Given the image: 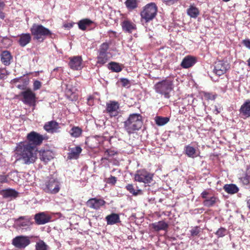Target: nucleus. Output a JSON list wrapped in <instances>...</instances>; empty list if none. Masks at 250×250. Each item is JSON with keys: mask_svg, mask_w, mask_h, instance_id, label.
<instances>
[{"mask_svg": "<svg viewBox=\"0 0 250 250\" xmlns=\"http://www.w3.org/2000/svg\"><path fill=\"white\" fill-rule=\"evenodd\" d=\"M43 139V136L36 132L28 133L27 140L29 142H20L16 147V153L20 156L19 159L27 165L33 163L37 159L35 146L41 145Z\"/></svg>", "mask_w": 250, "mask_h": 250, "instance_id": "1", "label": "nucleus"}, {"mask_svg": "<svg viewBox=\"0 0 250 250\" xmlns=\"http://www.w3.org/2000/svg\"><path fill=\"white\" fill-rule=\"evenodd\" d=\"M142 116L139 113L130 114L127 119L124 122V128L129 134L134 133L142 126Z\"/></svg>", "mask_w": 250, "mask_h": 250, "instance_id": "2", "label": "nucleus"}, {"mask_svg": "<svg viewBox=\"0 0 250 250\" xmlns=\"http://www.w3.org/2000/svg\"><path fill=\"white\" fill-rule=\"evenodd\" d=\"M32 35L33 36L34 40H38L42 42L46 38L47 36L52 34L51 31L43 25L34 23L30 28Z\"/></svg>", "mask_w": 250, "mask_h": 250, "instance_id": "3", "label": "nucleus"}, {"mask_svg": "<svg viewBox=\"0 0 250 250\" xmlns=\"http://www.w3.org/2000/svg\"><path fill=\"white\" fill-rule=\"evenodd\" d=\"M154 89L156 92L168 99L170 97V92L173 89V82L170 79H165L155 84Z\"/></svg>", "mask_w": 250, "mask_h": 250, "instance_id": "4", "label": "nucleus"}, {"mask_svg": "<svg viewBox=\"0 0 250 250\" xmlns=\"http://www.w3.org/2000/svg\"><path fill=\"white\" fill-rule=\"evenodd\" d=\"M157 12V6L154 2L146 4L141 11L140 15L142 19L146 22L152 20L156 16Z\"/></svg>", "mask_w": 250, "mask_h": 250, "instance_id": "5", "label": "nucleus"}, {"mask_svg": "<svg viewBox=\"0 0 250 250\" xmlns=\"http://www.w3.org/2000/svg\"><path fill=\"white\" fill-rule=\"evenodd\" d=\"M61 187V183L58 179L51 177L45 183L43 190L47 193L55 194L59 192Z\"/></svg>", "mask_w": 250, "mask_h": 250, "instance_id": "6", "label": "nucleus"}, {"mask_svg": "<svg viewBox=\"0 0 250 250\" xmlns=\"http://www.w3.org/2000/svg\"><path fill=\"white\" fill-rule=\"evenodd\" d=\"M32 218L29 216H20L15 220V226L17 229L27 231L31 229L33 225Z\"/></svg>", "mask_w": 250, "mask_h": 250, "instance_id": "7", "label": "nucleus"}, {"mask_svg": "<svg viewBox=\"0 0 250 250\" xmlns=\"http://www.w3.org/2000/svg\"><path fill=\"white\" fill-rule=\"evenodd\" d=\"M153 175L145 169H140L136 171L135 174V180L139 182L149 184L153 180Z\"/></svg>", "mask_w": 250, "mask_h": 250, "instance_id": "8", "label": "nucleus"}, {"mask_svg": "<svg viewBox=\"0 0 250 250\" xmlns=\"http://www.w3.org/2000/svg\"><path fill=\"white\" fill-rule=\"evenodd\" d=\"M201 197L204 199L203 205L208 208L214 206L219 201L217 197L212 195L210 192L207 190H204L201 193Z\"/></svg>", "mask_w": 250, "mask_h": 250, "instance_id": "9", "label": "nucleus"}, {"mask_svg": "<svg viewBox=\"0 0 250 250\" xmlns=\"http://www.w3.org/2000/svg\"><path fill=\"white\" fill-rule=\"evenodd\" d=\"M30 243L29 237L23 235L17 236L12 240V244L18 249H24Z\"/></svg>", "mask_w": 250, "mask_h": 250, "instance_id": "10", "label": "nucleus"}, {"mask_svg": "<svg viewBox=\"0 0 250 250\" xmlns=\"http://www.w3.org/2000/svg\"><path fill=\"white\" fill-rule=\"evenodd\" d=\"M21 95L23 97L22 102L27 104L32 105L36 102V95L30 89L22 91Z\"/></svg>", "mask_w": 250, "mask_h": 250, "instance_id": "11", "label": "nucleus"}, {"mask_svg": "<svg viewBox=\"0 0 250 250\" xmlns=\"http://www.w3.org/2000/svg\"><path fill=\"white\" fill-rule=\"evenodd\" d=\"M119 104L115 101H110L106 104V110L111 117L117 116L119 114Z\"/></svg>", "mask_w": 250, "mask_h": 250, "instance_id": "12", "label": "nucleus"}, {"mask_svg": "<svg viewBox=\"0 0 250 250\" xmlns=\"http://www.w3.org/2000/svg\"><path fill=\"white\" fill-rule=\"evenodd\" d=\"M229 68V64L227 62L218 61L215 63L213 72L215 74L220 76L225 73Z\"/></svg>", "mask_w": 250, "mask_h": 250, "instance_id": "13", "label": "nucleus"}, {"mask_svg": "<svg viewBox=\"0 0 250 250\" xmlns=\"http://www.w3.org/2000/svg\"><path fill=\"white\" fill-rule=\"evenodd\" d=\"M105 202L102 199L93 198L89 199L86 203V206L94 209H99L104 205Z\"/></svg>", "mask_w": 250, "mask_h": 250, "instance_id": "14", "label": "nucleus"}, {"mask_svg": "<svg viewBox=\"0 0 250 250\" xmlns=\"http://www.w3.org/2000/svg\"><path fill=\"white\" fill-rule=\"evenodd\" d=\"M34 219L37 224L43 225L51 221V217L44 212H40L35 215Z\"/></svg>", "mask_w": 250, "mask_h": 250, "instance_id": "15", "label": "nucleus"}, {"mask_svg": "<svg viewBox=\"0 0 250 250\" xmlns=\"http://www.w3.org/2000/svg\"><path fill=\"white\" fill-rule=\"evenodd\" d=\"M82 59L80 56H74L70 58L69 67L73 70H79L82 68Z\"/></svg>", "mask_w": 250, "mask_h": 250, "instance_id": "16", "label": "nucleus"}, {"mask_svg": "<svg viewBox=\"0 0 250 250\" xmlns=\"http://www.w3.org/2000/svg\"><path fill=\"white\" fill-rule=\"evenodd\" d=\"M60 128L59 124L55 121H51L46 123L44 126V129L48 133H54L59 132Z\"/></svg>", "mask_w": 250, "mask_h": 250, "instance_id": "17", "label": "nucleus"}, {"mask_svg": "<svg viewBox=\"0 0 250 250\" xmlns=\"http://www.w3.org/2000/svg\"><path fill=\"white\" fill-rule=\"evenodd\" d=\"M121 25L123 30L125 33H131L136 29L135 24L127 20L124 21Z\"/></svg>", "mask_w": 250, "mask_h": 250, "instance_id": "18", "label": "nucleus"}, {"mask_svg": "<svg viewBox=\"0 0 250 250\" xmlns=\"http://www.w3.org/2000/svg\"><path fill=\"white\" fill-rule=\"evenodd\" d=\"M240 114L244 118L250 117V100H247L241 106L239 109Z\"/></svg>", "mask_w": 250, "mask_h": 250, "instance_id": "19", "label": "nucleus"}, {"mask_svg": "<svg viewBox=\"0 0 250 250\" xmlns=\"http://www.w3.org/2000/svg\"><path fill=\"white\" fill-rule=\"evenodd\" d=\"M1 62L6 66L10 65L13 57L11 53L7 50L3 51L0 55Z\"/></svg>", "mask_w": 250, "mask_h": 250, "instance_id": "20", "label": "nucleus"}, {"mask_svg": "<svg viewBox=\"0 0 250 250\" xmlns=\"http://www.w3.org/2000/svg\"><path fill=\"white\" fill-rule=\"evenodd\" d=\"M196 62V60L195 57L191 56H188L184 58L181 65L183 68H188L192 66Z\"/></svg>", "mask_w": 250, "mask_h": 250, "instance_id": "21", "label": "nucleus"}, {"mask_svg": "<svg viewBox=\"0 0 250 250\" xmlns=\"http://www.w3.org/2000/svg\"><path fill=\"white\" fill-rule=\"evenodd\" d=\"M111 53H97V64L103 65L107 62L111 58Z\"/></svg>", "mask_w": 250, "mask_h": 250, "instance_id": "22", "label": "nucleus"}, {"mask_svg": "<svg viewBox=\"0 0 250 250\" xmlns=\"http://www.w3.org/2000/svg\"><path fill=\"white\" fill-rule=\"evenodd\" d=\"M68 153L67 158L68 159H77L82 152V149L80 146L70 148Z\"/></svg>", "mask_w": 250, "mask_h": 250, "instance_id": "23", "label": "nucleus"}, {"mask_svg": "<svg viewBox=\"0 0 250 250\" xmlns=\"http://www.w3.org/2000/svg\"><path fill=\"white\" fill-rule=\"evenodd\" d=\"M151 227L155 231H159L162 230H166L168 227V225L164 221H160L152 223Z\"/></svg>", "mask_w": 250, "mask_h": 250, "instance_id": "24", "label": "nucleus"}, {"mask_svg": "<svg viewBox=\"0 0 250 250\" xmlns=\"http://www.w3.org/2000/svg\"><path fill=\"white\" fill-rule=\"evenodd\" d=\"M184 152L186 155L190 158H194L199 156V153L197 150L190 145L185 146Z\"/></svg>", "mask_w": 250, "mask_h": 250, "instance_id": "25", "label": "nucleus"}, {"mask_svg": "<svg viewBox=\"0 0 250 250\" xmlns=\"http://www.w3.org/2000/svg\"><path fill=\"white\" fill-rule=\"evenodd\" d=\"M0 194L5 198H15L17 197L18 192L14 189L8 188L2 190L0 192Z\"/></svg>", "mask_w": 250, "mask_h": 250, "instance_id": "26", "label": "nucleus"}, {"mask_svg": "<svg viewBox=\"0 0 250 250\" xmlns=\"http://www.w3.org/2000/svg\"><path fill=\"white\" fill-rule=\"evenodd\" d=\"M107 224L112 225L120 222L119 215L117 213H112L105 217Z\"/></svg>", "mask_w": 250, "mask_h": 250, "instance_id": "27", "label": "nucleus"}, {"mask_svg": "<svg viewBox=\"0 0 250 250\" xmlns=\"http://www.w3.org/2000/svg\"><path fill=\"white\" fill-rule=\"evenodd\" d=\"M31 40V36L29 33L22 34L19 39V43L21 47L25 46Z\"/></svg>", "mask_w": 250, "mask_h": 250, "instance_id": "28", "label": "nucleus"}, {"mask_svg": "<svg viewBox=\"0 0 250 250\" xmlns=\"http://www.w3.org/2000/svg\"><path fill=\"white\" fill-rule=\"evenodd\" d=\"M94 23L93 21L89 19H83L78 22L79 28L81 30L84 31L86 29L87 27L90 26L91 24Z\"/></svg>", "mask_w": 250, "mask_h": 250, "instance_id": "29", "label": "nucleus"}, {"mask_svg": "<svg viewBox=\"0 0 250 250\" xmlns=\"http://www.w3.org/2000/svg\"><path fill=\"white\" fill-rule=\"evenodd\" d=\"M224 189L226 192L230 194H235L239 191L238 187L233 184L225 185L224 186Z\"/></svg>", "mask_w": 250, "mask_h": 250, "instance_id": "30", "label": "nucleus"}, {"mask_svg": "<svg viewBox=\"0 0 250 250\" xmlns=\"http://www.w3.org/2000/svg\"><path fill=\"white\" fill-rule=\"evenodd\" d=\"M40 159L45 163L50 161L53 157L52 153L49 150H43L40 152Z\"/></svg>", "mask_w": 250, "mask_h": 250, "instance_id": "31", "label": "nucleus"}, {"mask_svg": "<svg viewBox=\"0 0 250 250\" xmlns=\"http://www.w3.org/2000/svg\"><path fill=\"white\" fill-rule=\"evenodd\" d=\"M200 12L196 7L190 6L187 9V14L192 18L196 19L199 15Z\"/></svg>", "mask_w": 250, "mask_h": 250, "instance_id": "32", "label": "nucleus"}, {"mask_svg": "<svg viewBox=\"0 0 250 250\" xmlns=\"http://www.w3.org/2000/svg\"><path fill=\"white\" fill-rule=\"evenodd\" d=\"M71 136L74 138L79 137L82 133V129L78 126H73L69 131Z\"/></svg>", "mask_w": 250, "mask_h": 250, "instance_id": "33", "label": "nucleus"}, {"mask_svg": "<svg viewBox=\"0 0 250 250\" xmlns=\"http://www.w3.org/2000/svg\"><path fill=\"white\" fill-rule=\"evenodd\" d=\"M169 121V118L167 117L156 116L155 121L158 126L164 125L167 124Z\"/></svg>", "mask_w": 250, "mask_h": 250, "instance_id": "34", "label": "nucleus"}, {"mask_svg": "<svg viewBox=\"0 0 250 250\" xmlns=\"http://www.w3.org/2000/svg\"><path fill=\"white\" fill-rule=\"evenodd\" d=\"M108 68L113 72H119L122 70L121 65L117 62H111L108 64Z\"/></svg>", "mask_w": 250, "mask_h": 250, "instance_id": "35", "label": "nucleus"}, {"mask_svg": "<svg viewBox=\"0 0 250 250\" xmlns=\"http://www.w3.org/2000/svg\"><path fill=\"white\" fill-rule=\"evenodd\" d=\"M138 1V0H126L125 3L128 10H132L137 7Z\"/></svg>", "mask_w": 250, "mask_h": 250, "instance_id": "36", "label": "nucleus"}, {"mask_svg": "<svg viewBox=\"0 0 250 250\" xmlns=\"http://www.w3.org/2000/svg\"><path fill=\"white\" fill-rule=\"evenodd\" d=\"M240 180L245 185H248L250 183V166L247 168L246 175L241 178Z\"/></svg>", "mask_w": 250, "mask_h": 250, "instance_id": "37", "label": "nucleus"}, {"mask_svg": "<svg viewBox=\"0 0 250 250\" xmlns=\"http://www.w3.org/2000/svg\"><path fill=\"white\" fill-rule=\"evenodd\" d=\"M126 189L129 191L130 193L134 196H137L142 193V191L141 189L135 190L132 184H128L125 187Z\"/></svg>", "mask_w": 250, "mask_h": 250, "instance_id": "38", "label": "nucleus"}, {"mask_svg": "<svg viewBox=\"0 0 250 250\" xmlns=\"http://www.w3.org/2000/svg\"><path fill=\"white\" fill-rule=\"evenodd\" d=\"M110 44L108 42H105L102 43L98 50V52L104 53H110L108 51Z\"/></svg>", "mask_w": 250, "mask_h": 250, "instance_id": "39", "label": "nucleus"}, {"mask_svg": "<svg viewBox=\"0 0 250 250\" xmlns=\"http://www.w3.org/2000/svg\"><path fill=\"white\" fill-rule=\"evenodd\" d=\"M48 246L42 240L37 242L35 245L36 250H47Z\"/></svg>", "mask_w": 250, "mask_h": 250, "instance_id": "40", "label": "nucleus"}, {"mask_svg": "<svg viewBox=\"0 0 250 250\" xmlns=\"http://www.w3.org/2000/svg\"><path fill=\"white\" fill-rule=\"evenodd\" d=\"M227 233V229L224 228H220L216 232L215 234L219 237L224 236Z\"/></svg>", "mask_w": 250, "mask_h": 250, "instance_id": "41", "label": "nucleus"}, {"mask_svg": "<svg viewBox=\"0 0 250 250\" xmlns=\"http://www.w3.org/2000/svg\"><path fill=\"white\" fill-rule=\"evenodd\" d=\"M120 81L121 82L123 86L127 88L130 87V81L127 79L122 78L120 79Z\"/></svg>", "mask_w": 250, "mask_h": 250, "instance_id": "42", "label": "nucleus"}, {"mask_svg": "<svg viewBox=\"0 0 250 250\" xmlns=\"http://www.w3.org/2000/svg\"><path fill=\"white\" fill-rule=\"evenodd\" d=\"M106 182L108 184L114 185L117 182V178L110 175V176L107 178Z\"/></svg>", "mask_w": 250, "mask_h": 250, "instance_id": "43", "label": "nucleus"}, {"mask_svg": "<svg viewBox=\"0 0 250 250\" xmlns=\"http://www.w3.org/2000/svg\"><path fill=\"white\" fill-rule=\"evenodd\" d=\"M242 43L247 48L250 49V39H246L242 41Z\"/></svg>", "mask_w": 250, "mask_h": 250, "instance_id": "44", "label": "nucleus"}, {"mask_svg": "<svg viewBox=\"0 0 250 250\" xmlns=\"http://www.w3.org/2000/svg\"><path fill=\"white\" fill-rule=\"evenodd\" d=\"M41 83L39 81L36 80L34 82L33 88L34 90L39 89L41 87Z\"/></svg>", "mask_w": 250, "mask_h": 250, "instance_id": "45", "label": "nucleus"}, {"mask_svg": "<svg viewBox=\"0 0 250 250\" xmlns=\"http://www.w3.org/2000/svg\"><path fill=\"white\" fill-rule=\"evenodd\" d=\"M9 182L8 175H0V182L1 183H8Z\"/></svg>", "mask_w": 250, "mask_h": 250, "instance_id": "46", "label": "nucleus"}, {"mask_svg": "<svg viewBox=\"0 0 250 250\" xmlns=\"http://www.w3.org/2000/svg\"><path fill=\"white\" fill-rule=\"evenodd\" d=\"M163 1L166 5L170 6L176 3L178 0H163Z\"/></svg>", "mask_w": 250, "mask_h": 250, "instance_id": "47", "label": "nucleus"}, {"mask_svg": "<svg viewBox=\"0 0 250 250\" xmlns=\"http://www.w3.org/2000/svg\"><path fill=\"white\" fill-rule=\"evenodd\" d=\"M190 232L192 236H196L199 234V230L198 229V228L196 227L192 229Z\"/></svg>", "mask_w": 250, "mask_h": 250, "instance_id": "48", "label": "nucleus"}, {"mask_svg": "<svg viewBox=\"0 0 250 250\" xmlns=\"http://www.w3.org/2000/svg\"><path fill=\"white\" fill-rule=\"evenodd\" d=\"M104 155L107 156H112L114 155V153L110 150H106L104 152Z\"/></svg>", "mask_w": 250, "mask_h": 250, "instance_id": "49", "label": "nucleus"}, {"mask_svg": "<svg viewBox=\"0 0 250 250\" xmlns=\"http://www.w3.org/2000/svg\"><path fill=\"white\" fill-rule=\"evenodd\" d=\"M73 24L74 23H65L63 25V27L66 28H70L73 27Z\"/></svg>", "mask_w": 250, "mask_h": 250, "instance_id": "50", "label": "nucleus"}, {"mask_svg": "<svg viewBox=\"0 0 250 250\" xmlns=\"http://www.w3.org/2000/svg\"><path fill=\"white\" fill-rule=\"evenodd\" d=\"M205 97L208 99H210V100H214L215 99V97L213 95H211V94H210L209 93H207L205 94Z\"/></svg>", "mask_w": 250, "mask_h": 250, "instance_id": "51", "label": "nucleus"}, {"mask_svg": "<svg viewBox=\"0 0 250 250\" xmlns=\"http://www.w3.org/2000/svg\"><path fill=\"white\" fill-rule=\"evenodd\" d=\"M220 112V109H219L216 106H215V109L213 111V113H215V114H218V113H219Z\"/></svg>", "mask_w": 250, "mask_h": 250, "instance_id": "52", "label": "nucleus"}, {"mask_svg": "<svg viewBox=\"0 0 250 250\" xmlns=\"http://www.w3.org/2000/svg\"><path fill=\"white\" fill-rule=\"evenodd\" d=\"M5 6V3L3 1H0V10H2Z\"/></svg>", "mask_w": 250, "mask_h": 250, "instance_id": "53", "label": "nucleus"}, {"mask_svg": "<svg viewBox=\"0 0 250 250\" xmlns=\"http://www.w3.org/2000/svg\"><path fill=\"white\" fill-rule=\"evenodd\" d=\"M5 18V14L2 11V10H0V18L1 19H4Z\"/></svg>", "mask_w": 250, "mask_h": 250, "instance_id": "54", "label": "nucleus"}, {"mask_svg": "<svg viewBox=\"0 0 250 250\" xmlns=\"http://www.w3.org/2000/svg\"><path fill=\"white\" fill-rule=\"evenodd\" d=\"M17 87L19 89H23L24 88V85L23 84H19L18 85Z\"/></svg>", "mask_w": 250, "mask_h": 250, "instance_id": "55", "label": "nucleus"}, {"mask_svg": "<svg viewBox=\"0 0 250 250\" xmlns=\"http://www.w3.org/2000/svg\"><path fill=\"white\" fill-rule=\"evenodd\" d=\"M247 204L248 208L250 209V198L247 200Z\"/></svg>", "mask_w": 250, "mask_h": 250, "instance_id": "56", "label": "nucleus"}, {"mask_svg": "<svg viewBox=\"0 0 250 250\" xmlns=\"http://www.w3.org/2000/svg\"><path fill=\"white\" fill-rule=\"evenodd\" d=\"M248 65L249 67H250V58L247 61Z\"/></svg>", "mask_w": 250, "mask_h": 250, "instance_id": "57", "label": "nucleus"}, {"mask_svg": "<svg viewBox=\"0 0 250 250\" xmlns=\"http://www.w3.org/2000/svg\"><path fill=\"white\" fill-rule=\"evenodd\" d=\"M222 0L225 2H228V1H230V0Z\"/></svg>", "mask_w": 250, "mask_h": 250, "instance_id": "58", "label": "nucleus"}]
</instances>
